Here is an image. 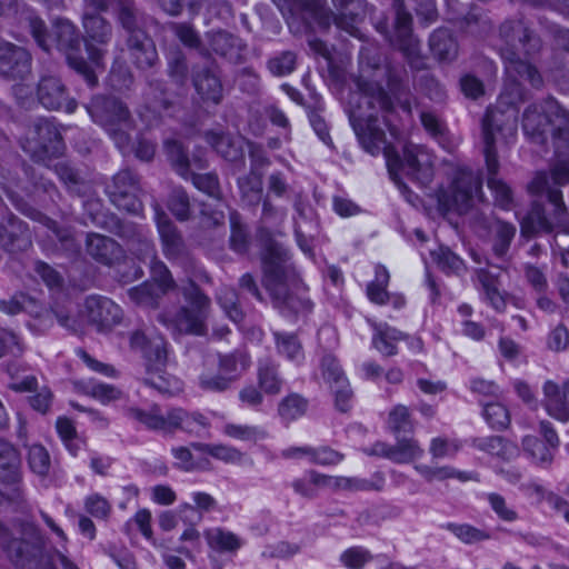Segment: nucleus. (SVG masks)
I'll return each mask as SVG.
<instances>
[{
  "label": "nucleus",
  "mask_w": 569,
  "mask_h": 569,
  "mask_svg": "<svg viewBox=\"0 0 569 569\" xmlns=\"http://www.w3.org/2000/svg\"><path fill=\"white\" fill-rule=\"evenodd\" d=\"M548 201L552 206V210L547 216L555 231L569 234V216L562 199V192L560 190H550L548 192Z\"/></svg>",
  "instance_id": "nucleus-41"
},
{
  "label": "nucleus",
  "mask_w": 569,
  "mask_h": 569,
  "mask_svg": "<svg viewBox=\"0 0 569 569\" xmlns=\"http://www.w3.org/2000/svg\"><path fill=\"white\" fill-rule=\"evenodd\" d=\"M204 538L210 548L219 552H234L241 546L240 539L234 533L221 528L206 530Z\"/></svg>",
  "instance_id": "nucleus-42"
},
{
  "label": "nucleus",
  "mask_w": 569,
  "mask_h": 569,
  "mask_svg": "<svg viewBox=\"0 0 569 569\" xmlns=\"http://www.w3.org/2000/svg\"><path fill=\"white\" fill-rule=\"evenodd\" d=\"M28 463L30 469L40 477H47L50 471V456L47 449L41 445H33L28 452Z\"/></svg>",
  "instance_id": "nucleus-61"
},
{
  "label": "nucleus",
  "mask_w": 569,
  "mask_h": 569,
  "mask_svg": "<svg viewBox=\"0 0 569 569\" xmlns=\"http://www.w3.org/2000/svg\"><path fill=\"white\" fill-rule=\"evenodd\" d=\"M130 347L142 352L147 362V372H163L167 361V343L162 337L149 339L143 332L134 331L130 336Z\"/></svg>",
  "instance_id": "nucleus-18"
},
{
  "label": "nucleus",
  "mask_w": 569,
  "mask_h": 569,
  "mask_svg": "<svg viewBox=\"0 0 569 569\" xmlns=\"http://www.w3.org/2000/svg\"><path fill=\"white\" fill-rule=\"evenodd\" d=\"M127 46L134 66L146 70L153 68L158 61V52L154 42L146 32L128 37Z\"/></svg>",
  "instance_id": "nucleus-26"
},
{
  "label": "nucleus",
  "mask_w": 569,
  "mask_h": 569,
  "mask_svg": "<svg viewBox=\"0 0 569 569\" xmlns=\"http://www.w3.org/2000/svg\"><path fill=\"white\" fill-rule=\"evenodd\" d=\"M118 21L128 32V37L137 36L143 30V14L133 0H116Z\"/></svg>",
  "instance_id": "nucleus-33"
},
{
  "label": "nucleus",
  "mask_w": 569,
  "mask_h": 569,
  "mask_svg": "<svg viewBox=\"0 0 569 569\" xmlns=\"http://www.w3.org/2000/svg\"><path fill=\"white\" fill-rule=\"evenodd\" d=\"M516 117L509 116L498 108H489L482 120L483 154L488 171V187L495 193L496 202L507 209L512 201L509 186L496 176L499 171L496 143L500 139L513 137L516 133Z\"/></svg>",
  "instance_id": "nucleus-5"
},
{
  "label": "nucleus",
  "mask_w": 569,
  "mask_h": 569,
  "mask_svg": "<svg viewBox=\"0 0 569 569\" xmlns=\"http://www.w3.org/2000/svg\"><path fill=\"white\" fill-rule=\"evenodd\" d=\"M242 200L249 206H258L262 198V180L254 172L238 180Z\"/></svg>",
  "instance_id": "nucleus-50"
},
{
  "label": "nucleus",
  "mask_w": 569,
  "mask_h": 569,
  "mask_svg": "<svg viewBox=\"0 0 569 569\" xmlns=\"http://www.w3.org/2000/svg\"><path fill=\"white\" fill-rule=\"evenodd\" d=\"M264 287L269 291L274 307L282 309L283 317H307L312 302L290 292L297 283V274L289 263L288 251L277 242H269L262 257Z\"/></svg>",
  "instance_id": "nucleus-2"
},
{
  "label": "nucleus",
  "mask_w": 569,
  "mask_h": 569,
  "mask_svg": "<svg viewBox=\"0 0 569 569\" xmlns=\"http://www.w3.org/2000/svg\"><path fill=\"white\" fill-rule=\"evenodd\" d=\"M21 147L36 162H44L63 151L62 137L57 126L47 118H40L29 127Z\"/></svg>",
  "instance_id": "nucleus-11"
},
{
  "label": "nucleus",
  "mask_w": 569,
  "mask_h": 569,
  "mask_svg": "<svg viewBox=\"0 0 569 569\" xmlns=\"http://www.w3.org/2000/svg\"><path fill=\"white\" fill-rule=\"evenodd\" d=\"M422 455V449L412 438H398L396 445L391 446L390 460L396 463H409Z\"/></svg>",
  "instance_id": "nucleus-48"
},
{
  "label": "nucleus",
  "mask_w": 569,
  "mask_h": 569,
  "mask_svg": "<svg viewBox=\"0 0 569 569\" xmlns=\"http://www.w3.org/2000/svg\"><path fill=\"white\" fill-rule=\"evenodd\" d=\"M0 310L10 317L24 312L33 318L49 317L48 309L36 298L17 292L9 299L0 300Z\"/></svg>",
  "instance_id": "nucleus-30"
},
{
  "label": "nucleus",
  "mask_w": 569,
  "mask_h": 569,
  "mask_svg": "<svg viewBox=\"0 0 569 569\" xmlns=\"http://www.w3.org/2000/svg\"><path fill=\"white\" fill-rule=\"evenodd\" d=\"M163 150L172 169L184 180H189L192 166L197 170L208 167V161L201 154H193L190 160L188 149L177 139H166Z\"/></svg>",
  "instance_id": "nucleus-20"
},
{
  "label": "nucleus",
  "mask_w": 569,
  "mask_h": 569,
  "mask_svg": "<svg viewBox=\"0 0 569 569\" xmlns=\"http://www.w3.org/2000/svg\"><path fill=\"white\" fill-rule=\"evenodd\" d=\"M87 110L92 120L106 130L121 151L129 147L134 120L123 101L116 97L97 96Z\"/></svg>",
  "instance_id": "nucleus-7"
},
{
  "label": "nucleus",
  "mask_w": 569,
  "mask_h": 569,
  "mask_svg": "<svg viewBox=\"0 0 569 569\" xmlns=\"http://www.w3.org/2000/svg\"><path fill=\"white\" fill-rule=\"evenodd\" d=\"M396 20L391 43L397 47L410 61L419 57V41L412 36V17L405 10L403 0H395Z\"/></svg>",
  "instance_id": "nucleus-17"
},
{
  "label": "nucleus",
  "mask_w": 569,
  "mask_h": 569,
  "mask_svg": "<svg viewBox=\"0 0 569 569\" xmlns=\"http://www.w3.org/2000/svg\"><path fill=\"white\" fill-rule=\"evenodd\" d=\"M249 366L246 355L242 352H233L229 355H219V369L227 376L239 375Z\"/></svg>",
  "instance_id": "nucleus-62"
},
{
  "label": "nucleus",
  "mask_w": 569,
  "mask_h": 569,
  "mask_svg": "<svg viewBox=\"0 0 569 569\" xmlns=\"http://www.w3.org/2000/svg\"><path fill=\"white\" fill-rule=\"evenodd\" d=\"M188 63L184 53L180 50L172 51L168 58L167 73L177 84L183 86L188 77Z\"/></svg>",
  "instance_id": "nucleus-59"
},
{
  "label": "nucleus",
  "mask_w": 569,
  "mask_h": 569,
  "mask_svg": "<svg viewBox=\"0 0 569 569\" xmlns=\"http://www.w3.org/2000/svg\"><path fill=\"white\" fill-rule=\"evenodd\" d=\"M32 57L23 47L0 42V76L9 80H23L31 72Z\"/></svg>",
  "instance_id": "nucleus-15"
},
{
  "label": "nucleus",
  "mask_w": 569,
  "mask_h": 569,
  "mask_svg": "<svg viewBox=\"0 0 569 569\" xmlns=\"http://www.w3.org/2000/svg\"><path fill=\"white\" fill-rule=\"evenodd\" d=\"M331 3L335 12L326 7L330 14V24L333 22L338 29L355 36L356 24L366 12V0H331Z\"/></svg>",
  "instance_id": "nucleus-21"
},
{
  "label": "nucleus",
  "mask_w": 569,
  "mask_h": 569,
  "mask_svg": "<svg viewBox=\"0 0 569 569\" xmlns=\"http://www.w3.org/2000/svg\"><path fill=\"white\" fill-rule=\"evenodd\" d=\"M297 64V56L293 51H282L267 62L268 70L276 77H284L293 72Z\"/></svg>",
  "instance_id": "nucleus-58"
},
{
  "label": "nucleus",
  "mask_w": 569,
  "mask_h": 569,
  "mask_svg": "<svg viewBox=\"0 0 569 569\" xmlns=\"http://www.w3.org/2000/svg\"><path fill=\"white\" fill-rule=\"evenodd\" d=\"M204 140L218 154L228 161L236 162L243 159L240 138H234L223 131L209 130L204 132Z\"/></svg>",
  "instance_id": "nucleus-31"
},
{
  "label": "nucleus",
  "mask_w": 569,
  "mask_h": 569,
  "mask_svg": "<svg viewBox=\"0 0 569 569\" xmlns=\"http://www.w3.org/2000/svg\"><path fill=\"white\" fill-rule=\"evenodd\" d=\"M207 37L209 48L213 53L232 63L242 61L247 44L238 36L218 30L209 32Z\"/></svg>",
  "instance_id": "nucleus-23"
},
{
  "label": "nucleus",
  "mask_w": 569,
  "mask_h": 569,
  "mask_svg": "<svg viewBox=\"0 0 569 569\" xmlns=\"http://www.w3.org/2000/svg\"><path fill=\"white\" fill-rule=\"evenodd\" d=\"M153 210L163 254L168 259L181 258L187 252V246L181 232L159 203H153Z\"/></svg>",
  "instance_id": "nucleus-16"
},
{
  "label": "nucleus",
  "mask_w": 569,
  "mask_h": 569,
  "mask_svg": "<svg viewBox=\"0 0 569 569\" xmlns=\"http://www.w3.org/2000/svg\"><path fill=\"white\" fill-rule=\"evenodd\" d=\"M21 478V457L18 449L0 439V482L6 486H16Z\"/></svg>",
  "instance_id": "nucleus-28"
},
{
  "label": "nucleus",
  "mask_w": 569,
  "mask_h": 569,
  "mask_svg": "<svg viewBox=\"0 0 569 569\" xmlns=\"http://www.w3.org/2000/svg\"><path fill=\"white\" fill-rule=\"evenodd\" d=\"M86 250L91 258L106 266L119 261L123 253L118 242L98 233L88 234Z\"/></svg>",
  "instance_id": "nucleus-25"
},
{
  "label": "nucleus",
  "mask_w": 569,
  "mask_h": 569,
  "mask_svg": "<svg viewBox=\"0 0 569 569\" xmlns=\"http://www.w3.org/2000/svg\"><path fill=\"white\" fill-rule=\"evenodd\" d=\"M39 102L48 110H64L72 113L77 109V101L69 96L62 80L53 74L42 76L37 88Z\"/></svg>",
  "instance_id": "nucleus-13"
},
{
  "label": "nucleus",
  "mask_w": 569,
  "mask_h": 569,
  "mask_svg": "<svg viewBox=\"0 0 569 569\" xmlns=\"http://www.w3.org/2000/svg\"><path fill=\"white\" fill-rule=\"evenodd\" d=\"M82 26L86 32V42L97 44H107L112 36L111 24L101 16L91 12H84Z\"/></svg>",
  "instance_id": "nucleus-34"
},
{
  "label": "nucleus",
  "mask_w": 569,
  "mask_h": 569,
  "mask_svg": "<svg viewBox=\"0 0 569 569\" xmlns=\"http://www.w3.org/2000/svg\"><path fill=\"white\" fill-rule=\"evenodd\" d=\"M375 279L367 286V296L369 300L377 305L386 303V298H389L387 286L389 283L390 274L385 266L378 264L376 267Z\"/></svg>",
  "instance_id": "nucleus-45"
},
{
  "label": "nucleus",
  "mask_w": 569,
  "mask_h": 569,
  "mask_svg": "<svg viewBox=\"0 0 569 569\" xmlns=\"http://www.w3.org/2000/svg\"><path fill=\"white\" fill-rule=\"evenodd\" d=\"M231 236H230V244L231 248L239 252L243 253L249 248V233L246 226L242 223L241 217L238 212L231 211L229 216Z\"/></svg>",
  "instance_id": "nucleus-54"
},
{
  "label": "nucleus",
  "mask_w": 569,
  "mask_h": 569,
  "mask_svg": "<svg viewBox=\"0 0 569 569\" xmlns=\"http://www.w3.org/2000/svg\"><path fill=\"white\" fill-rule=\"evenodd\" d=\"M32 246L28 224L9 212L0 220V248L7 253L24 252Z\"/></svg>",
  "instance_id": "nucleus-14"
},
{
  "label": "nucleus",
  "mask_w": 569,
  "mask_h": 569,
  "mask_svg": "<svg viewBox=\"0 0 569 569\" xmlns=\"http://www.w3.org/2000/svg\"><path fill=\"white\" fill-rule=\"evenodd\" d=\"M296 453H305L311 456V460L319 465H336L342 460L343 455L328 447L320 449L312 448H290L283 452L284 457H293Z\"/></svg>",
  "instance_id": "nucleus-46"
},
{
  "label": "nucleus",
  "mask_w": 569,
  "mask_h": 569,
  "mask_svg": "<svg viewBox=\"0 0 569 569\" xmlns=\"http://www.w3.org/2000/svg\"><path fill=\"white\" fill-rule=\"evenodd\" d=\"M170 30L186 46L192 49L201 47V39L194 27L188 22H170Z\"/></svg>",
  "instance_id": "nucleus-64"
},
{
  "label": "nucleus",
  "mask_w": 569,
  "mask_h": 569,
  "mask_svg": "<svg viewBox=\"0 0 569 569\" xmlns=\"http://www.w3.org/2000/svg\"><path fill=\"white\" fill-rule=\"evenodd\" d=\"M387 166L392 180L402 192H406L408 188L398 180V169H401L407 176L421 186H427L433 177L432 154L420 144H406L402 159L397 154L391 156L390 152H387Z\"/></svg>",
  "instance_id": "nucleus-10"
},
{
  "label": "nucleus",
  "mask_w": 569,
  "mask_h": 569,
  "mask_svg": "<svg viewBox=\"0 0 569 569\" xmlns=\"http://www.w3.org/2000/svg\"><path fill=\"white\" fill-rule=\"evenodd\" d=\"M523 450L539 463H550L552 453L546 442L535 436H527L522 440Z\"/></svg>",
  "instance_id": "nucleus-63"
},
{
  "label": "nucleus",
  "mask_w": 569,
  "mask_h": 569,
  "mask_svg": "<svg viewBox=\"0 0 569 569\" xmlns=\"http://www.w3.org/2000/svg\"><path fill=\"white\" fill-rule=\"evenodd\" d=\"M377 333L373 337L375 348L386 356H393L397 352V348L393 341L402 338V332L397 329L390 328L385 322L375 327Z\"/></svg>",
  "instance_id": "nucleus-44"
},
{
  "label": "nucleus",
  "mask_w": 569,
  "mask_h": 569,
  "mask_svg": "<svg viewBox=\"0 0 569 569\" xmlns=\"http://www.w3.org/2000/svg\"><path fill=\"white\" fill-rule=\"evenodd\" d=\"M183 303L179 307L176 320H202L209 316L211 301L192 281L181 287Z\"/></svg>",
  "instance_id": "nucleus-22"
},
{
  "label": "nucleus",
  "mask_w": 569,
  "mask_h": 569,
  "mask_svg": "<svg viewBox=\"0 0 569 569\" xmlns=\"http://www.w3.org/2000/svg\"><path fill=\"white\" fill-rule=\"evenodd\" d=\"M56 550L47 546L41 531L27 525L20 538H11L4 551L10 562L18 569H39L42 563H50V551Z\"/></svg>",
  "instance_id": "nucleus-9"
},
{
  "label": "nucleus",
  "mask_w": 569,
  "mask_h": 569,
  "mask_svg": "<svg viewBox=\"0 0 569 569\" xmlns=\"http://www.w3.org/2000/svg\"><path fill=\"white\" fill-rule=\"evenodd\" d=\"M416 469L425 477L427 481H432L435 479L446 480L449 478H458L461 481H468L476 479L471 473L457 471L451 467H438L432 468L429 466H416Z\"/></svg>",
  "instance_id": "nucleus-57"
},
{
  "label": "nucleus",
  "mask_w": 569,
  "mask_h": 569,
  "mask_svg": "<svg viewBox=\"0 0 569 569\" xmlns=\"http://www.w3.org/2000/svg\"><path fill=\"white\" fill-rule=\"evenodd\" d=\"M477 280L481 286L486 300L495 310L502 312L506 309L507 300L506 296L499 290L497 276L486 269H479L477 270Z\"/></svg>",
  "instance_id": "nucleus-35"
},
{
  "label": "nucleus",
  "mask_w": 569,
  "mask_h": 569,
  "mask_svg": "<svg viewBox=\"0 0 569 569\" xmlns=\"http://www.w3.org/2000/svg\"><path fill=\"white\" fill-rule=\"evenodd\" d=\"M356 91H351L347 101L349 121L366 151L376 154L386 140L385 131L378 124L380 112H390L393 103L376 81L361 74L356 81Z\"/></svg>",
  "instance_id": "nucleus-1"
},
{
  "label": "nucleus",
  "mask_w": 569,
  "mask_h": 569,
  "mask_svg": "<svg viewBox=\"0 0 569 569\" xmlns=\"http://www.w3.org/2000/svg\"><path fill=\"white\" fill-rule=\"evenodd\" d=\"M447 529L465 543H477L491 538L488 531L467 523H448Z\"/></svg>",
  "instance_id": "nucleus-60"
},
{
  "label": "nucleus",
  "mask_w": 569,
  "mask_h": 569,
  "mask_svg": "<svg viewBox=\"0 0 569 569\" xmlns=\"http://www.w3.org/2000/svg\"><path fill=\"white\" fill-rule=\"evenodd\" d=\"M56 172L72 192L84 194L90 189V186L80 177L78 171L64 162L56 166Z\"/></svg>",
  "instance_id": "nucleus-55"
},
{
  "label": "nucleus",
  "mask_w": 569,
  "mask_h": 569,
  "mask_svg": "<svg viewBox=\"0 0 569 569\" xmlns=\"http://www.w3.org/2000/svg\"><path fill=\"white\" fill-rule=\"evenodd\" d=\"M259 387L268 395H277L280 392L282 380L278 376L277 366L264 360L259 363L258 368Z\"/></svg>",
  "instance_id": "nucleus-47"
},
{
  "label": "nucleus",
  "mask_w": 569,
  "mask_h": 569,
  "mask_svg": "<svg viewBox=\"0 0 569 569\" xmlns=\"http://www.w3.org/2000/svg\"><path fill=\"white\" fill-rule=\"evenodd\" d=\"M516 236V227L502 220L492 226V251L497 257H503Z\"/></svg>",
  "instance_id": "nucleus-43"
},
{
  "label": "nucleus",
  "mask_w": 569,
  "mask_h": 569,
  "mask_svg": "<svg viewBox=\"0 0 569 569\" xmlns=\"http://www.w3.org/2000/svg\"><path fill=\"white\" fill-rule=\"evenodd\" d=\"M388 427L398 438L401 432H413L409 409L406 406H396L388 416Z\"/></svg>",
  "instance_id": "nucleus-56"
},
{
  "label": "nucleus",
  "mask_w": 569,
  "mask_h": 569,
  "mask_svg": "<svg viewBox=\"0 0 569 569\" xmlns=\"http://www.w3.org/2000/svg\"><path fill=\"white\" fill-rule=\"evenodd\" d=\"M308 401L298 393H291L283 398L278 407L279 416L286 421H292L307 411Z\"/></svg>",
  "instance_id": "nucleus-52"
},
{
  "label": "nucleus",
  "mask_w": 569,
  "mask_h": 569,
  "mask_svg": "<svg viewBox=\"0 0 569 569\" xmlns=\"http://www.w3.org/2000/svg\"><path fill=\"white\" fill-rule=\"evenodd\" d=\"M472 446L502 460H510L518 451L516 445L501 436L475 438Z\"/></svg>",
  "instance_id": "nucleus-36"
},
{
  "label": "nucleus",
  "mask_w": 569,
  "mask_h": 569,
  "mask_svg": "<svg viewBox=\"0 0 569 569\" xmlns=\"http://www.w3.org/2000/svg\"><path fill=\"white\" fill-rule=\"evenodd\" d=\"M79 315L88 320H121L122 310L107 297L90 296L81 305Z\"/></svg>",
  "instance_id": "nucleus-27"
},
{
  "label": "nucleus",
  "mask_w": 569,
  "mask_h": 569,
  "mask_svg": "<svg viewBox=\"0 0 569 569\" xmlns=\"http://www.w3.org/2000/svg\"><path fill=\"white\" fill-rule=\"evenodd\" d=\"M525 133L537 143L546 141L551 129L555 151L558 157L569 151V113L552 98L527 107L522 117Z\"/></svg>",
  "instance_id": "nucleus-6"
},
{
  "label": "nucleus",
  "mask_w": 569,
  "mask_h": 569,
  "mask_svg": "<svg viewBox=\"0 0 569 569\" xmlns=\"http://www.w3.org/2000/svg\"><path fill=\"white\" fill-rule=\"evenodd\" d=\"M144 100L147 108L154 112L167 111L173 104L172 99L164 89V82L157 79L148 80Z\"/></svg>",
  "instance_id": "nucleus-39"
},
{
  "label": "nucleus",
  "mask_w": 569,
  "mask_h": 569,
  "mask_svg": "<svg viewBox=\"0 0 569 569\" xmlns=\"http://www.w3.org/2000/svg\"><path fill=\"white\" fill-rule=\"evenodd\" d=\"M284 14L302 10L306 17L315 20L321 30L330 28V14L326 10V0H271Z\"/></svg>",
  "instance_id": "nucleus-24"
},
{
  "label": "nucleus",
  "mask_w": 569,
  "mask_h": 569,
  "mask_svg": "<svg viewBox=\"0 0 569 569\" xmlns=\"http://www.w3.org/2000/svg\"><path fill=\"white\" fill-rule=\"evenodd\" d=\"M191 80L196 92L204 103L219 104L223 98V86L217 70L211 66H193Z\"/></svg>",
  "instance_id": "nucleus-19"
},
{
  "label": "nucleus",
  "mask_w": 569,
  "mask_h": 569,
  "mask_svg": "<svg viewBox=\"0 0 569 569\" xmlns=\"http://www.w3.org/2000/svg\"><path fill=\"white\" fill-rule=\"evenodd\" d=\"M110 201L120 210L140 214L143 206L139 198L141 193L140 178L130 169L117 172L112 182L107 187Z\"/></svg>",
  "instance_id": "nucleus-12"
},
{
  "label": "nucleus",
  "mask_w": 569,
  "mask_h": 569,
  "mask_svg": "<svg viewBox=\"0 0 569 569\" xmlns=\"http://www.w3.org/2000/svg\"><path fill=\"white\" fill-rule=\"evenodd\" d=\"M189 180L201 192L208 194L216 200H222L223 194L220 187L219 178L214 172L196 173L190 171Z\"/></svg>",
  "instance_id": "nucleus-49"
},
{
  "label": "nucleus",
  "mask_w": 569,
  "mask_h": 569,
  "mask_svg": "<svg viewBox=\"0 0 569 569\" xmlns=\"http://www.w3.org/2000/svg\"><path fill=\"white\" fill-rule=\"evenodd\" d=\"M429 46L440 61H451L458 54V44L448 30H436L430 36Z\"/></svg>",
  "instance_id": "nucleus-38"
},
{
  "label": "nucleus",
  "mask_w": 569,
  "mask_h": 569,
  "mask_svg": "<svg viewBox=\"0 0 569 569\" xmlns=\"http://www.w3.org/2000/svg\"><path fill=\"white\" fill-rule=\"evenodd\" d=\"M520 231L523 237H532L538 233H551L555 229L545 209L541 206H533L520 221Z\"/></svg>",
  "instance_id": "nucleus-37"
},
{
  "label": "nucleus",
  "mask_w": 569,
  "mask_h": 569,
  "mask_svg": "<svg viewBox=\"0 0 569 569\" xmlns=\"http://www.w3.org/2000/svg\"><path fill=\"white\" fill-rule=\"evenodd\" d=\"M545 406L550 416L567 422L569 420V381L560 388L552 381H547L543 386Z\"/></svg>",
  "instance_id": "nucleus-29"
},
{
  "label": "nucleus",
  "mask_w": 569,
  "mask_h": 569,
  "mask_svg": "<svg viewBox=\"0 0 569 569\" xmlns=\"http://www.w3.org/2000/svg\"><path fill=\"white\" fill-rule=\"evenodd\" d=\"M482 181L473 171L459 168L453 171L447 188L438 192L439 209L443 212H468L481 199Z\"/></svg>",
  "instance_id": "nucleus-8"
},
{
  "label": "nucleus",
  "mask_w": 569,
  "mask_h": 569,
  "mask_svg": "<svg viewBox=\"0 0 569 569\" xmlns=\"http://www.w3.org/2000/svg\"><path fill=\"white\" fill-rule=\"evenodd\" d=\"M6 192L17 210H19L21 213H23L28 218L46 226L49 230H51L54 233V236L61 242H68L71 239V233L68 229L60 228L54 220L47 217L42 212L38 211L33 207H31L21 197H19L14 191L7 189Z\"/></svg>",
  "instance_id": "nucleus-32"
},
{
  "label": "nucleus",
  "mask_w": 569,
  "mask_h": 569,
  "mask_svg": "<svg viewBox=\"0 0 569 569\" xmlns=\"http://www.w3.org/2000/svg\"><path fill=\"white\" fill-rule=\"evenodd\" d=\"M164 293L166 291L152 282H143L128 291L130 300L136 306L146 309L158 307L159 300Z\"/></svg>",
  "instance_id": "nucleus-40"
},
{
  "label": "nucleus",
  "mask_w": 569,
  "mask_h": 569,
  "mask_svg": "<svg viewBox=\"0 0 569 569\" xmlns=\"http://www.w3.org/2000/svg\"><path fill=\"white\" fill-rule=\"evenodd\" d=\"M500 39L505 47L500 49L505 69L509 77L523 79L535 88H541L542 77L531 63L522 60L516 52L517 43L521 44L525 53L530 56L540 50L541 41L535 36L528 23L522 18H513L503 21L499 27Z\"/></svg>",
  "instance_id": "nucleus-4"
},
{
  "label": "nucleus",
  "mask_w": 569,
  "mask_h": 569,
  "mask_svg": "<svg viewBox=\"0 0 569 569\" xmlns=\"http://www.w3.org/2000/svg\"><path fill=\"white\" fill-rule=\"evenodd\" d=\"M168 209L179 221H187L190 218L191 204L187 191L177 187L173 188L168 198Z\"/></svg>",
  "instance_id": "nucleus-51"
},
{
  "label": "nucleus",
  "mask_w": 569,
  "mask_h": 569,
  "mask_svg": "<svg viewBox=\"0 0 569 569\" xmlns=\"http://www.w3.org/2000/svg\"><path fill=\"white\" fill-rule=\"evenodd\" d=\"M523 278L527 284L538 295H543L549 289L547 278V267L533 263H525L522 266Z\"/></svg>",
  "instance_id": "nucleus-53"
},
{
  "label": "nucleus",
  "mask_w": 569,
  "mask_h": 569,
  "mask_svg": "<svg viewBox=\"0 0 569 569\" xmlns=\"http://www.w3.org/2000/svg\"><path fill=\"white\" fill-rule=\"evenodd\" d=\"M28 23L31 36L43 51L57 49L66 57L68 66L81 74L89 87L97 86L98 78L81 54L82 38L73 22L67 18H56L51 22L50 31L38 16H30Z\"/></svg>",
  "instance_id": "nucleus-3"
}]
</instances>
